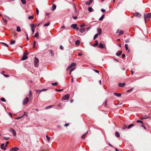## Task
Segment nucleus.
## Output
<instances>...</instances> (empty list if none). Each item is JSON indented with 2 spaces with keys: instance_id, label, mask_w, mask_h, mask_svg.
<instances>
[{
  "instance_id": "nucleus-1",
  "label": "nucleus",
  "mask_w": 151,
  "mask_h": 151,
  "mask_svg": "<svg viewBox=\"0 0 151 151\" xmlns=\"http://www.w3.org/2000/svg\"><path fill=\"white\" fill-rule=\"evenodd\" d=\"M29 54V52L27 50L25 51V52L24 53L23 55V57L22 58V60H23L26 59L28 57L27 55Z\"/></svg>"
},
{
  "instance_id": "nucleus-2",
  "label": "nucleus",
  "mask_w": 151,
  "mask_h": 151,
  "mask_svg": "<svg viewBox=\"0 0 151 151\" xmlns=\"http://www.w3.org/2000/svg\"><path fill=\"white\" fill-rule=\"evenodd\" d=\"M39 61V60L37 58L35 57L34 60V65L35 67H37L38 66Z\"/></svg>"
},
{
  "instance_id": "nucleus-3",
  "label": "nucleus",
  "mask_w": 151,
  "mask_h": 151,
  "mask_svg": "<svg viewBox=\"0 0 151 151\" xmlns=\"http://www.w3.org/2000/svg\"><path fill=\"white\" fill-rule=\"evenodd\" d=\"M70 97V95L69 94H67L64 96H63L62 99V100H68Z\"/></svg>"
},
{
  "instance_id": "nucleus-4",
  "label": "nucleus",
  "mask_w": 151,
  "mask_h": 151,
  "mask_svg": "<svg viewBox=\"0 0 151 151\" xmlns=\"http://www.w3.org/2000/svg\"><path fill=\"white\" fill-rule=\"evenodd\" d=\"M29 98L27 97L25 98L23 101V105H25L27 104L29 101Z\"/></svg>"
},
{
  "instance_id": "nucleus-5",
  "label": "nucleus",
  "mask_w": 151,
  "mask_h": 151,
  "mask_svg": "<svg viewBox=\"0 0 151 151\" xmlns=\"http://www.w3.org/2000/svg\"><path fill=\"white\" fill-rule=\"evenodd\" d=\"M148 18H151V13L147 14L144 16V19L145 23H146V19Z\"/></svg>"
},
{
  "instance_id": "nucleus-6",
  "label": "nucleus",
  "mask_w": 151,
  "mask_h": 151,
  "mask_svg": "<svg viewBox=\"0 0 151 151\" xmlns=\"http://www.w3.org/2000/svg\"><path fill=\"white\" fill-rule=\"evenodd\" d=\"M10 132H12L13 134V135L14 136H15L16 134V133L15 130L12 128H11L9 130Z\"/></svg>"
},
{
  "instance_id": "nucleus-7",
  "label": "nucleus",
  "mask_w": 151,
  "mask_h": 151,
  "mask_svg": "<svg viewBox=\"0 0 151 151\" xmlns=\"http://www.w3.org/2000/svg\"><path fill=\"white\" fill-rule=\"evenodd\" d=\"M79 30L82 33L86 31V28H82L79 29Z\"/></svg>"
},
{
  "instance_id": "nucleus-8",
  "label": "nucleus",
  "mask_w": 151,
  "mask_h": 151,
  "mask_svg": "<svg viewBox=\"0 0 151 151\" xmlns=\"http://www.w3.org/2000/svg\"><path fill=\"white\" fill-rule=\"evenodd\" d=\"M126 85V83H118V86L120 87H124Z\"/></svg>"
},
{
  "instance_id": "nucleus-9",
  "label": "nucleus",
  "mask_w": 151,
  "mask_h": 151,
  "mask_svg": "<svg viewBox=\"0 0 151 151\" xmlns=\"http://www.w3.org/2000/svg\"><path fill=\"white\" fill-rule=\"evenodd\" d=\"M19 150V148L18 147H14L10 149V151H17Z\"/></svg>"
},
{
  "instance_id": "nucleus-10",
  "label": "nucleus",
  "mask_w": 151,
  "mask_h": 151,
  "mask_svg": "<svg viewBox=\"0 0 151 151\" xmlns=\"http://www.w3.org/2000/svg\"><path fill=\"white\" fill-rule=\"evenodd\" d=\"M93 0H90L89 1H88L85 2L86 5H90L93 2Z\"/></svg>"
},
{
  "instance_id": "nucleus-11",
  "label": "nucleus",
  "mask_w": 151,
  "mask_h": 151,
  "mask_svg": "<svg viewBox=\"0 0 151 151\" xmlns=\"http://www.w3.org/2000/svg\"><path fill=\"white\" fill-rule=\"evenodd\" d=\"M76 64L75 63H72L70 65V66L67 69V70L70 69V68L74 67L75 66Z\"/></svg>"
},
{
  "instance_id": "nucleus-12",
  "label": "nucleus",
  "mask_w": 151,
  "mask_h": 151,
  "mask_svg": "<svg viewBox=\"0 0 151 151\" xmlns=\"http://www.w3.org/2000/svg\"><path fill=\"white\" fill-rule=\"evenodd\" d=\"M97 32H98L99 35H101L102 32V30L99 27L97 28Z\"/></svg>"
},
{
  "instance_id": "nucleus-13",
  "label": "nucleus",
  "mask_w": 151,
  "mask_h": 151,
  "mask_svg": "<svg viewBox=\"0 0 151 151\" xmlns=\"http://www.w3.org/2000/svg\"><path fill=\"white\" fill-rule=\"evenodd\" d=\"M4 143H2L0 147L1 149L5 150L6 149V147H4Z\"/></svg>"
},
{
  "instance_id": "nucleus-14",
  "label": "nucleus",
  "mask_w": 151,
  "mask_h": 151,
  "mask_svg": "<svg viewBox=\"0 0 151 151\" xmlns=\"http://www.w3.org/2000/svg\"><path fill=\"white\" fill-rule=\"evenodd\" d=\"M134 15L136 17H141V15L138 12H136L134 14Z\"/></svg>"
},
{
  "instance_id": "nucleus-15",
  "label": "nucleus",
  "mask_w": 151,
  "mask_h": 151,
  "mask_svg": "<svg viewBox=\"0 0 151 151\" xmlns=\"http://www.w3.org/2000/svg\"><path fill=\"white\" fill-rule=\"evenodd\" d=\"M77 27V24H73L71 25L70 26L71 28L75 29Z\"/></svg>"
},
{
  "instance_id": "nucleus-16",
  "label": "nucleus",
  "mask_w": 151,
  "mask_h": 151,
  "mask_svg": "<svg viewBox=\"0 0 151 151\" xmlns=\"http://www.w3.org/2000/svg\"><path fill=\"white\" fill-rule=\"evenodd\" d=\"M149 118V117L147 116H145L143 117H141L140 119L141 120H143L144 119H147Z\"/></svg>"
},
{
  "instance_id": "nucleus-17",
  "label": "nucleus",
  "mask_w": 151,
  "mask_h": 151,
  "mask_svg": "<svg viewBox=\"0 0 151 151\" xmlns=\"http://www.w3.org/2000/svg\"><path fill=\"white\" fill-rule=\"evenodd\" d=\"M98 47L101 49H103L104 48V46L102 43H101L99 44Z\"/></svg>"
},
{
  "instance_id": "nucleus-18",
  "label": "nucleus",
  "mask_w": 151,
  "mask_h": 151,
  "mask_svg": "<svg viewBox=\"0 0 151 151\" xmlns=\"http://www.w3.org/2000/svg\"><path fill=\"white\" fill-rule=\"evenodd\" d=\"M122 51L119 50L116 52V55L117 56H119L122 53Z\"/></svg>"
},
{
  "instance_id": "nucleus-19",
  "label": "nucleus",
  "mask_w": 151,
  "mask_h": 151,
  "mask_svg": "<svg viewBox=\"0 0 151 151\" xmlns=\"http://www.w3.org/2000/svg\"><path fill=\"white\" fill-rule=\"evenodd\" d=\"M56 6L55 5L53 4L51 8V10L53 11H54L56 8Z\"/></svg>"
},
{
  "instance_id": "nucleus-20",
  "label": "nucleus",
  "mask_w": 151,
  "mask_h": 151,
  "mask_svg": "<svg viewBox=\"0 0 151 151\" xmlns=\"http://www.w3.org/2000/svg\"><path fill=\"white\" fill-rule=\"evenodd\" d=\"M114 95L116 96L120 97L121 96L122 94L121 93H114Z\"/></svg>"
},
{
  "instance_id": "nucleus-21",
  "label": "nucleus",
  "mask_w": 151,
  "mask_h": 151,
  "mask_svg": "<svg viewBox=\"0 0 151 151\" xmlns=\"http://www.w3.org/2000/svg\"><path fill=\"white\" fill-rule=\"evenodd\" d=\"M115 135L116 137H120V134L119 132H116L115 133Z\"/></svg>"
},
{
  "instance_id": "nucleus-22",
  "label": "nucleus",
  "mask_w": 151,
  "mask_h": 151,
  "mask_svg": "<svg viewBox=\"0 0 151 151\" xmlns=\"http://www.w3.org/2000/svg\"><path fill=\"white\" fill-rule=\"evenodd\" d=\"M134 126V124H129L128 127V129H129L132 128V127H133Z\"/></svg>"
},
{
  "instance_id": "nucleus-23",
  "label": "nucleus",
  "mask_w": 151,
  "mask_h": 151,
  "mask_svg": "<svg viewBox=\"0 0 151 151\" xmlns=\"http://www.w3.org/2000/svg\"><path fill=\"white\" fill-rule=\"evenodd\" d=\"M16 31L18 32H20L21 31V29H20V28L19 27V26H17V30Z\"/></svg>"
},
{
  "instance_id": "nucleus-24",
  "label": "nucleus",
  "mask_w": 151,
  "mask_h": 151,
  "mask_svg": "<svg viewBox=\"0 0 151 151\" xmlns=\"http://www.w3.org/2000/svg\"><path fill=\"white\" fill-rule=\"evenodd\" d=\"M99 35L98 33H96V34L93 37V40H95L96 38Z\"/></svg>"
},
{
  "instance_id": "nucleus-25",
  "label": "nucleus",
  "mask_w": 151,
  "mask_h": 151,
  "mask_svg": "<svg viewBox=\"0 0 151 151\" xmlns=\"http://www.w3.org/2000/svg\"><path fill=\"white\" fill-rule=\"evenodd\" d=\"M38 35H39V33L38 32H37L35 35L34 37H36L37 38H39Z\"/></svg>"
},
{
  "instance_id": "nucleus-26",
  "label": "nucleus",
  "mask_w": 151,
  "mask_h": 151,
  "mask_svg": "<svg viewBox=\"0 0 151 151\" xmlns=\"http://www.w3.org/2000/svg\"><path fill=\"white\" fill-rule=\"evenodd\" d=\"M88 133V131H87L86 133H85L81 137V138L82 139H83V138H84L85 137L86 135L87 134V133Z\"/></svg>"
},
{
  "instance_id": "nucleus-27",
  "label": "nucleus",
  "mask_w": 151,
  "mask_h": 151,
  "mask_svg": "<svg viewBox=\"0 0 151 151\" xmlns=\"http://www.w3.org/2000/svg\"><path fill=\"white\" fill-rule=\"evenodd\" d=\"M104 14L99 19V20L100 21L102 20L104 18Z\"/></svg>"
},
{
  "instance_id": "nucleus-28",
  "label": "nucleus",
  "mask_w": 151,
  "mask_h": 151,
  "mask_svg": "<svg viewBox=\"0 0 151 151\" xmlns=\"http://www.w3.org/2000/svg\"><path fill=\"white\" fill-rule=\"evenodd\" d=\"M80 43V41L79 40H77L75 42V44L76 45H79Z\"/></svg>"
},
{
  "instance_id": "nucleus-29",
  "label": "nucleus",
  "mask_w": 151,
  "mask_h": 151,
  "mask_svg": "<svg viewBox=\"0 0 151 151\" xmlns=\"http://www.w3.org/2000/svg\"><path fill=\"white\" fill-rule=\"evenodd\" d=\"M93 9L92 8V7H89L88 8V10L90 12H92V11H93Z\"/></svg>"
},
{
  "instance_id": "nucleus-30",
  "label": "nucleus",
  "mask_w": 151,
  "mask_h": 151,
  "mask_svg": "<svg viewBox=\"0 0 151 151\" xmlns=\"http://www.w3.org/2000/svg\"><path fill=\"white\" fill-rule=\"evenodd\" d=\"M95 42L96 43L93 45V46L94 47L98 45V42L97 40H96Z\"/></svg>"
},
{
  "instance_id": "nucleus-31",
  "label": "nucleus",
  "mask_w": 151,
  "mask_h": 151,
  "mask_svg": "<svg viewBox=\"0 0 151 151\" xmlns=\"http://www.w3.org/2000/svg\"><path fill=\"white\" fill-rule=\"evenodd\" d=\"M137 123H141L142 124H144L143 123V121L141 120H138L137 121Z\"/></svg>"
},
{
  "instance_id": "nucleus-32",
  "label": "nucleus",
  "mask_w": 151,
  "mask_h": 151,
  "mask_svg": "<svg viewBox=\"0 0 151 151\" xmlns=\"http://www.w3.org/2000/svg\"><path fill=\"white\" fill-rule=\"evenodd\" d=\"M15 40H12L11 42H10V44L11 45L14 44H15Z\"/></svg>"
},
{
  "instance_id": "nucleus-33",
  "label": "nucleus",
  "mask_w": 151,
  "mask_h": 151,
  "mask_svg": "<svg viewBox=\"0 0 151 151\" xmlns=\"http://www.w3.org/2000/svg\"><path fill=\"white\" fill-rule=\"evenodd\" d=\"M46 137L47 140L48 141V142H49L50 140V138L47 135H46Z\"/></svg>"
},
{
  "instance_id": "nucleus-34",
  "label": "nucleus",
  "mask_w": 151,
  "mask_h": 151,
  "mask_svg": "<svg viewBox=\"0 0 151 151\" xmlns=\"http://www.w3.org/2000/svg\"><path fill=\"white\" fill-rule=\"evenodd\" d=\"M124 33V31L123 30H121L119 32V35L123 34Z\"/></svg>"
},
{
  "instance_id": "nucleus-35",
  "label": "nucleus",
  "mask_w": 151,
  "mask_h": 151,
  "mask_svg": "<svg viewBox=\"0 0 151 151\" xmlns=\"http://www.w3.org/2000/svg\"><path fill=\"white\" fill-rule=\"evenodd\" d=\"M36 42L35 41H34L33 42V48H35V47Z\"/></svg>"
},
{
  "instance_id": "nucleus-36",
  "label": "nucleus",
  "mask_w": 151,
  "mask_h": 151,
  "mask_svg": "<svg viewBox=\"0 0 151 151\" xmlns=\"http://www.w3.org/2000/svg\"><path fill=\"white\" fill-rule=\"evenodd\" d=\"M41 92V90H36V92L37 93H40Z\"/></svg>"
},
{
  "instance_id": "nucleus-37",
  "label": "nucleus",
  "mask_w": 151,
  "mask_h": 151,
  "mask_svg": "<svg viewBox=\"0 0 151 151\" xmlns=\"http://www.w3.org/2000/svg\"><path fill=\"white\" fill-rule=\"evenodd\" d=\"M21 1L22 3L24 4H25L26 3V1L25 0H21Z\"/></svg>"
},
{
  "instance_id": "nucleus-38",
  "label": "nucleus",
  "mask_w": 151,
  "mask_h": 151,
  "mask_svg": "<svg viewBox=\"0 0 151 151\" xmlns=\"http://www.w3.org/2000/svg\"><path fill=\"white\" fill-rule=\"evenodd\" d=\"M34 17L33 16H29L28 17V18L29 19H33Z\"/></svg>"
},
{
  "instance_id": "nucleus-39",
  "label": "nucleus",
  "mask_w": 151,
  "mask_h": 151,
  "mask_svg": "<svg viewBox=\"0 0 151 151\" xmlns=\"http://www.w3.org/2000/svg\"><path fill=\"white\" fill-rule=\"evenodd\" d=\"M58 84V83L57 82H55L54 83H52V86H55L57 85Z\"/></svg>"
},
{
  "instance_id": "nucleus-40",
  "label": "nucleus",
  "mask_w": 151,
  "mask_h": 151,
  "mask_svg": "<svg viewBox=\"0 0 151 151\" xmlns=\"http://www.w3.org/2000/svg\"><path fill=\"white\" fill-rule=\"evenodd\" d=\"M50 22H48L47 23L45 24V25H44V26L45 27V26H48L49 25H50Z\"/></svg>"
},
{
  "instance_id": "nucleus-41",
  "label": "nucleus",
  "mask_w": 151,
  "mask_h": 151,
  "mask_svg": "<svg viewBox=\"0 0 151 151\" xmlns=\"http://www.w3.org/2000/svg\"><path fill=\"white\" fill-rule=\"evenodd\" d=\"M32 95V92L31 90H30L29 92V99L30 98L31 96Z\"/></svg>"
},
{
  "instance_id": "nucleus-42",
  "label": "nucleus",
  "mask_w": 151,
  "mask_h": 151,
  "mask_svg": "<svg viewBox=\"0 0 151 151\" xmlns=\"http://www.w3.org/2000/svg\"><path fill=\"white\" fill-rule=\"evenodd\" d=\"M1 101H2L4 102L6 101V100L4 98H2L1 99Z\"/></svg>"
},
{
  "instance_id": "nucleus-43",
  "label": "nucleus",
  "mask_w": 151,
  "mask_h": 151,
  "mask_svg": "<svg viewBox=\"0 0 151 151\" xmlns=\"http://www.w3.org/2000/svg\"><path fill=\"white\" fill-rule=\"evenodd\" d=\"M125 47L126 50H128V45L127 44H125Z\"/></svg>"
},
{
  "instance_id": "nucleus-44",
  "label": "nucleus",
  "mask_w": 151,
  "mask_h": 151,
  "mask_svg": "<svg viewBox=\"0 0 151 151\" xmlns=\"http://www.w3.org/2000/svg\"><path fill=\"white\" fill-rule=\"evenodd\" d=\"M30 26L31 27V29L34 28V25L33 24H30Z\"/></svg>"
},
{
  "instance_id": "nucleus-45",
  "label": "nucleus",
  "mask_w": 151,
  "mask_h": 151,
  "mask_svg": "<svg viewBox=\"0 0 151 151\" xmlns=\"http://www.w3.org/2000/svg\"><path fill=\"white\" fill-rule=\"evenodd\" d=\"M52 105H50L46 107L45 109H48L50 108H51L52 107Z\"/></svg>"
},
{
  "instance_id": "nucleus-46",
  "label": "nucleus",
  "mask_w": 151,
  "mask_h": 151,
  "mask_svg": "<svg viewBox=\"0 0 151 151\" xmlns=\"http://www.w3.org/2000/svg\"><path fill=\"white\" fill-rule=\"evenodd\" d=\"M127 126L125 125H124L123 127V129H124L127 128Z\"/></svg>"
},
{
  "instance_id": "nucleus-47",
  "label": "nucleus",
  "mask_w": 151,
  "mask_h": 151,
  "mask_svg": "<svg viewBox=\"0 0 151 151\" xmlns=\"http://www.w3.org/2000/svg\"><path fill=\"white\" fill-rule=\"evenodd\" d=\"M36 13L37 15H38L39 14V10L37 8H36Z\"/></svg>"
},
{
  "instance_id": "nucleus-48",
  "label": "nucleus",
  "mask_w": 151,
  "mask_h": 151,
  "mask_svg": "<svg viewBox=\"0 0 151 151\" xmlns=\"http://www.w3.org/2000/svg\"><path fill=\"white\" fill-rule=\"evenodd\" d=\"M50 53H51V56H53L54 53L52 52V50H50Z\"/></svg>"
},
{
  "instance_id": "nucleus-49",
  "label": "nucleus",
  "mask_w": 151,
  "mask_h": 151,
  "mask_svg": "<svg viewBox=\"0 0 151 151\" xmlns=\"http://www.w3.org/2000/svg\"><path fill=\"white\" fill-rule=\"evenodd\" d=\"M4 139L6 140H7L9 139V137H4Z\"/></svg>"
},
{
  "instance_id": "nucleus-50",
  "label": "nucleus",
  "mask_w": 151,
  "mask_h": 151,
  "mask_svg": "<svg viewBox=\"0 0 151 151\" xmlns=\"http://www.w3.org/2000/svg\"><path fill=\"white\" fill-rule=\"evenodd\" d=\"M60 49L63 50V47L61 45H60Z\"/></svg>"
},
{
  "instance_id": "nucleus-51",
  "label": "nucleus",
  "mask_w": 151,
  "mask_h": 151,
  "mask_svg": "<svg viewBox=\"0 0 151 151\" xmlns=\"http://www.w3.org/2000/svg\"><path fill=\"white\" fill-rule=\"evenodd\" d=\"M2 43L5 46H6L8 47H9V46L6 43Z\"/></svg>"
},
{
  "instance_id": "nucleus-52",
  "label": "nucleus",
  "mask_w": 151,
  "mask_h": 151,
  "mask_svg": "<svg viewBox=\"0 0 151 151\" xmlns=\"http://www.w3.org/2000/svg\"><path fill=\"white\" fill-rule=\"evenodd\" d=\"M73 17L74 19H76L78 18L77 16H73Z\"/></svg>"
},
{
  "instance_id": "nucleus-53",
  "label": "nucleus",
  "mask_w": 151,
  "mask_h": 151,
  "mask_svg": "<svg viewBox=\"0 0 151 151\" xmlns=\"http://www.w3.org/2000/svg\"><path fill=\"white\" fill-rule=\"evenodd\" d=\"M101 10V11L102 12H105L106 11V10L104 9H102Z\"/></svg>"
},
{
  "instance_id": "nucleus-54",
  "label": "nucleus",
  "mask_w": 151,
  "mask_h": 151,
  "mask_svg": "<svg viewBox=\"0 0 151 151\" xmlns=\"http://www.w3.org/2000/svg\"><path fill=\"white\" fill-rule=\"evenodd\" d=\"M129 40L128 39L126 40L125 41V42H127V43H128L129 42Z\"/></svg>"
},
{
  "instance_id": "nucleus-55",
  "label": "nucleus",
  "mask_w": 151,
  "mask_h": 151,
  "mask_svg": "<svg viewBox=\"0 0 151 151\" xmlns=\"http://www.w3.org/2000/svg\"><path fill=\"white\" fill-rule=\"evenodd\" d=\"M91 27H88L87 28H86V30H89L91 29Z\"/></svg>"
},
{
  "instance_id": "nucleus-56",
  "label": "nucleus",
  "mask_w": 151,
  "mask_h": 151,
  "mask_svg": "<svg viewBox=\"0 0 151 151\" xmlns=\"http://www.w3.org/2000/svg\"><path fill=\"white\" fill-rule=\"evenodd\" d=\"M62 90H63V89H55V90H56V91H62Z\"/></svg>"
},
{
  "instance_id": "nucleus-57",
  "label": "nucleus",
  "mask_w": 151,
  "mask_h": 151,
  "mask_svg": "<svg viewBox=\"0 0 151 151\" xmlns=\"http://www.w3.org/2000/svg\"><path fill=\"white\" fill-rule=\"evenodd\" d=\"M85 26V24H81L80 25V27L82 28L84 26Z\"/></svg>"
},
{
  "instance_id": "nucleus-58",
  "label": "nucleus",
  "mask_w": 151,
  "mask_h": 151,
  "mask_svg": "<svg viewBox=\"0 0 151 151\" xmlns=\"http://www.w3.org/2000/svg\"><path fill=\"white\" fill-rule=\"evenodd\" d=\"M31 30L32 31V34H33L34 33V31H35V29L34 28H32L31 29Z\"/></svg>"
},
{
  "instance_id": "nucleus-59",
  "label": "nucleus",
  "mask_w": 151,
  "mask_h": 151,
  "mask_svg": "<svg viewBox=\"0 0 151 151\" xmlns=\"http://www.w3.org/2000/svg\"><path fill=\"white\" fill-rule=\"evenodd\" d=\"M2 19H3V21H4V23H6V22H7L6 20L5 19L3 18H2Z\"/></svg>"
},
{
  "instance_id": "nucleus-60",
  "label": "nucleus",
  "mask_w": 151,
  "mask_h": 151,
  "mask_svg": "<svg viewBox=\"0 0 151 151\" xmlns=\"http://www.w3.org/2000/svg\"><path fill=\"white\" fill-rule=\"evenodd\" d=\"M94 71L96 72L97 73H99V71L98 70H94Z\"/></svg>"
},
{
  "instance_id": "nucleus-61",
  "label": "nucleus",
  "mask_w": 151,
  "mask_h": 151,
  "mask_svg": "<svg viewBox=\"0 0 151 151\" xmlns=\"http://www.w3.org/2000/svg\"><path fill=\"white\" fill-rule=\"evenodd\" d=\"M3 75L5 77H9V76L7 75H5L4 74H3Z\"/></svg>"
},
{
  "instance_id": "nucleus-62",
  "label": "nucleus",
  "mask_w": 151,
  "mask_h": 151,
  "mask_svg": "<svg viewBox=\"0 0 151 151\" xmlns=\"http://www.w3.org/2000/svg\"><path fill=\"white\" fill-rule=\"evenodd\" d=\"M9 142L8 141L6 143V145H5V147H6L7 146V145L8 144Z\"/></svg>"
},
{
  "instance_id": "nucleus-63",
  "label": "nucleus",
  "mask_w": 151,
  "mask_h": 151,
  "mask_svg": "<svg viewBox=\"0 0 151 151\" xmlns=\"http://www.w3.org/2000/svg\"><path fill=\"white\" fill-rule=\"evenodd\" d=\"M125 57V54H123L122 55V58H124Z\"/></svg>"
},
{
  "instance_id": "nucleus-64",
  "label": "nucleus",
  "mask_w": 151,
  "mask_h": 151,
  "mask_svg": "<svg viewBox=\"0 0 151 151\" xmlns=\"http://www.w3.org/2000/svg\"><path fill=\"white\" fill-rule=\"evenodd\" d=\"M69 123H67V124H65L64 125V126H65V127H67V126H68L69 125Z\"/></svg>"
}]
</instances>
